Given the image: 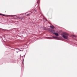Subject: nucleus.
Listing matches in <instances>:
<instances>
[{"label": "nucleus", "mask_w": 77, "mask_h": 77, "mask_svg": "<svg viewBox=\"0 0 77 77\" xmlns=\"http://www.w3.org/2000/svg\"><path fill=\"white\" fill-rule=\"evenodd\" d=\"M68 34L66 32H64L62 34V36H63V38L66 39H68Z\"/></svg>", "instance_id": "obj_1"}, {"label": "nucleus", "mask_w": 77, "mask_h": 77, "mask_svg": "<svg viewBox=\"0 0 77 77\" xmlns=\"http://www.w3.org/2000/svg\"><path fill=\"white\" fill-rule=\"evenodd\" d=\"M53 38H56V39H61V37H57L53 36Z\"/></svg>", "instance_id": "obj_2"}, {"label": "nucleus", "mask_w": 77, "mask_h": 77, "mask_svg": "<svg viewBox=\"0 0 77 77\" xmlns=\"http://www.w3.org/2000/svg\"><path fill=\"white\" fill-rule=\"evenodd\" d=\"M54 34L57 36H59V33H57V32L54 33Z\"/></svg>", "instance_id": "obj_3"}, {"label": "nucleus", "mask_w": 77, "mask_h": 77, "mask_svg": "<svg viewBox=\"0 0 77 77\" xmlns=\"http://www.w3.org/2000/svg\"><path fill=\"white\" fill-rule=\"evenodd\" d=\"M50 32H51V33H54V32H55V31L54 30L51 29V31H50Z\"/></svg>", "instance_id": "obj_4"}, {"label": "nucleus", "mask_w": 77, "mask_h": 77, "mask_svg": "<svg viewBox=\"0 0 77 77\" xmlns=\"http://www.w3.org/2000/svg\"><path fill=\"white\" fill-rule=\"evenodd\" d=\"M50 27L51 29H54V27H53L52 26H51Z\"/></svg>", "instance_id": "obj_5"}, {"label": "nucleus", "mask_w": 77, "mask_h": 77, "mask_svg": "<svg viewBox=\"0 0 77 77\" xmlns=\"http://www.w3.org/2000/svg\"><path fill=\"white\" fill-rule=\"evenodd\" d=\"M72 36H74V35H72Z\"/></svg>", "instance_id": "obj_6"}, {"label": "nucleus", "mask_w": 77, "mask_h": 77, "mask_svg": "<svg viewBox=\"0 0 77 77\" xmlns=\"http://www.w3.org/2000/svg\"><path fill=\"white\" fill-rule=\"evenodd\" d=\"M48 38H48H49V37H48V38Z\"/></svg>", "instance_id": "obj_7"}, {"label": "nucleus", "mask_w": 77, "mask_h": 77, "mask_svg": "<svg viewBox=\"0 0 77 77\" xmlns=\"http://www.w3.org/2000/svg\"><path fill=\"white\" fill-rule=\"evenodd\" d=\"M20 51H21V50H20Z\"/></svg>", "instance_id": "obj_8"}]
</instances>
